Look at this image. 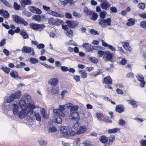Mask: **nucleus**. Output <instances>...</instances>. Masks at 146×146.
<instances>
[{"mask_svg": "<svg viewBox=\"0 0 146 146\" xmlns=\"http://www.w3.org/2000/svg\"><path fill=\"white\" fill-rule=\"evenodd\" d=\"M37 107L32 102L30 96L27 94L19 101L15 102L10 106L13 114L21 119L28 118V117L31 119L33 116V110Z\"/></svg>", "mask_w": 146, "mask_h": 146, "instance_id": "1", "label": "nucleus"}, {"mask_svg": "<svg viewBox=\"0 0 146 146\" xmlns=\"http://www.w3.org/2000/svg\"><path fill=\"white\" fill-rule=\"evenodd\" d=\"M78 127V124H74L70 127L66 126H62L60 128V132L62 135L64 136L68 135L73 136L74 135L75 132L74 130L76 129Z\"/></svg>", "mask_w": 146, "mask_h": 146, "instance_id": "2", "label": "nucleus"}, {"mask_svg": "<svg viewBox=\"0 0 146 146\" xmlns=\"http://www.w3.org/2000/svg\"><path fill=\"white\" fill-rule=\"evenodd\" d=\"M65 106L64 105H59L58 108L53 109V112L56 115L63 117L64 116L65 114L62 111L64 110Z\"/></svg>", "mask_w": 146, "mask_h": 146, "instance_id": "3", "label": "nucleus"}, {"mask_svg": "<svg viewBox=\"0 0 146 146\" xmlns=\"http://www.w3.org/2000/svg\"><path fill=\"white\" fill-rule=\"evenodd\" d=\"M21 94V92L20 91H18L15 93L11 94L7 98V103L12 102L14 99L19 98Z\"/></svg>", "mask_w": 146, "mask_h": 146, "instance_id": "4", "label": "nucleus"}, {"mask_svg": "<svg viewBox=\"0 0 146 146\" xmlns=\"http://www.w3.org/2000/svg\"><path fill=\"white\" fill-rule=\"evenodd\" d=\"M42 7L44 10L47 11V13L48 14L51 15L53 16L57 17H62L64 16L63 15H62L59 14L56 12L50 10V8L49 7L43 5L42 6Z\"/></svg>", "mask_w": 146, "mask_h": 146, "instance_id": "5", "label": "nucleus"}, {"mask_svg": "<svg viewBox=\"0 0 146 146\" xmlns=\"http://www.w3.org/2000/svg\"><path fill=\"white\" fill-rule=\"evenodd\" d=\"M78 124V127L77 128L74 130V131L75 132L74 135L76 134H80L85 132L86 130V127L85 126H82L79 127V123L77 122L75 124Z\"/></svg>", "mask_w": 146, "mask_h": 146, "instance_id": "6", "label": "nucleus"}, {"mask_svg": "<svg viewBox=\"0 0 146 146\" xmlns=\"http://www.w3.org/2000/svg\"><path fill=\"white\" fill-rule=\"evenodd\" d=\"M111 19L108 18L106 19H100L98 21L99 24L102 27H105L107 25H111Z\"/></svg>", "mask_w": 146, "mask_h": 146, "instance_id": "7", "label": "nucleus"}, {"mask_svg": "<svg viewBox=\"0 0 146 146\" xmlns=\"http://www.w3.org/2000/svg\"><path fill=\"white\" fill-rule=\"evenodd\" d=\"M30 28L34 30H38L42 29L45 27V26L43 24H38L33 23H31L29 24Z\"/></svg>", "mask_w": 146, "mask_h": 146, "instance_id": "8", "label": "nucleus"}, {"mask_svg": "<svg viewBox=\"0 0 146 146\" xmlns=\"http://www.w3.org/2000/svg\"><path fill=\"white\" fill-rule=\"evenodd\" d=\"M113 54L108 51H106L105 55L103 56V59L105 61L110 60L112 58Z\"/></svg>", "mask_w": 146, "mask_h": 146, "instance_id": "9", "label": "nucleus"}, {"mask_svg": "<svg viewBox=\"0 0 146 146\" xmlns=\"http://www.w3.org/2000/svg\"><path fill=\"white\" fill-rule=\"evenodd\" d=\"M100 6L102 9L107 10L111 5L106 0H104L101 2Z\"/></svg>", "mask_w": 146, "mask_h": 146, "instance_id": "10", "label": "nucleus"}, {"mask_svg": "<svg viewBox=\"0 0 146 146\" xmlns=\"http://www.w3.org/2000/svg\"><path fill=\"white\" fill-rule=\"evenodd\" d=\"M136 77L138 80L141 82L140 86L142 88L144 87L145 84V82L144 81L143 76L141 74H137Z\"/></svg>", "mask_w": 146, "mask_h": 146, "instance_id": "11", "label": "nucleus"}, {"mask_svg": "<svg viewBox=\"0 0 146 146\" xmlns=\"http://www.w3.org/2000/svg\"><path fill=\"white\" fill-rule=\"evenodd\" d=\"M101 42L103 46L105 47H108L109 49L113 52H115L116 51L115 49L113 46L108 44L107 43H106L103 40H101Z\"/></svg>", "mask_w": 146, "mask_h": 146, "instance_id": "12", "label": "nucleus"}, {"mask_svg": "<svg viewBox=\"0 0 146 146\" xmlns=\"http://www.w3.org/2000/svg\"><path fill=\"white\" fill-rule=\"evenodd\" d=\"M58 80L57 78H52L49 80L48 83L52 86H56L58 84Z\"/></svg>", "mask_w": 146, "mask_h": 146, "instance_id": "13", "label": "nucleus"}, {"mask_svg": "<svg viewBox=\"0 0 146 146\" xmlns=\"http://www.w3.org/2000/svg\"><path fill=\"white\" fill-rule=\"evenodd\" d=\"M70 116L72 118L74 119H76L78 120L80 119L79 113L77 112L70 113Z\"/></svg>", "mask_w": 146, "mask_h": 146, "instance_id": "14", "label": "nucleus"}, {"mask_svg": "<svg viewBox=\"0 0 146 146\" xmlns=\"http://www.w3.org/2000/svg\"><path fill=\"white\" fill-rule=\"evenodd\" d=\"M32 48L31 47L24 46L22 48L21 51L23 53H29L32 51Z\"/></svg>", "mask_w": 146, "mask_h": 146, "instance_id": "15", "label": "nucleus"}, {"mask_svg": "<svg viewBox=\"0 0 146 146\" xmlns=\"http://www.w3.org/2000/svg\"><path fill=\"white\" fill-rule=\"evenodd\" d=\"M99 140L102 143L104 144H107V145L108 142V138L105 136H102L99 138Z\"/></svg>", "mask_w": 146, "mask_h": 146, "instance_id": "16", "label": "nucleus"}, {"mask_svg": "<svg viewBox=\"0 0 146 146\" xmlns=\"http://www.w3.org/2000/svg\"><path fill=\"white\" fill-rule=\"evenodd\" d=\"M115 110L117 112L121 113L123 111L124 107L122 105H118L116 106Z\"/></svg>", "mask_w": 146, "mask_h": 146, "instance_id": "17", "label": "nucleus"}, {"mask_svg": "<svg viewBox=\"0 0 146 146\" xmlns=\"http://www.w3.org/2000/svg\"><path fill=\"white\" fill-rule=\"evenodd\" d=\"M78 72L82 78L84 79L86 78L87 76V74L85 70H80Z\"/></svg>", "mask_w": 146, "mask_h": 146, "instance_id": "18", "label": "nucleus"}, {"mask_svg": "<svg viewBox=\"0 0 146 146\" xmlns=\"http://www.w3.org/2000/svg\"><path fill=\"white\" fill-rule=\"evenodd\" d=\"M20 3L22 7L25 6L26 5H30L31 3L30 0H20Z\"/></svg>", "mask_w": 146, "mask_h": 146, "instance_id": "19", "label": "nucleus"}, {"mask_svg": "<svg viewBox=\"0 0 146 146\" xmlns=\"http://www.w3.org/2000/svg\"><path fill=\"white\" fill-rule=\"evenodd\" d=\"M12 17L13 20L16 23H19L22 19V18L20 17L17 15H13Z\"/></svg>", "mask_w": 146, "mask_h": 146, "instance_id": "20", "label": "nucleus"}, {"mask_svg": "<svg viewBox=\"0 0 146 146\" xmlns=\"http://www.w3.org/2000/svg\"><path fill=\"white\" fill-rule=\"evenodd\" d=\"M128 103L132 105L133 108H136L137 107L138 105L137 102L133 100H127Z\"/></svg>", "mask_w": 146, "mask_h": 146, "instance_id": "21", "label": "nucleus"}, {"mask_svg": "<svg viewBox=\"0 0 146 146\" xmlns=\"http://www.w3.org/2000/svg\"><path fill=\"white\" fill-rule=\"evenodd\" d=\"M123 46L127 51H131L132 50L131 48L129 46V43L127 42H124Z\"/></svg>", "mask_w": 146, "mask_h": 146, "instance_id": "22", "label": "nucleus"}, {"mask_svg": "<svg viewBox=\"0 0 146 146\" xmlns=\"http://www.w3.org/2000/svg\"><path fill=\"white\" fill-rule=\"evenodd\" d=\"M82 46L87 51L90 52L91 50V45L89 43H84L82 45Z\"/></svg>", "mask_w": 146, "mask_h": 146, "instance_id": "23", "label": "nucleus"}, {"mask_svg": "<svg viewBox=\"0 0 146 146\" xmlns=\"http://www.w3.org/2000/svg\"><path fill=\"white\" fill-rule=\"evenodd\" d=\"M104 81L106 84H111L112 83V80L110 77H107L104 78Z\"/></svg>", "mask_w": 146, "mask_h": 146, "instance_id": "24", "label": "nucleus"}, {"mask_svg": "<svg viewBox=\"0 0 146 146\" xmlns=\"http://www.w3.org/2000/svg\"><path fill=\"white\" fill-rule=\"evenodd\" d=\"M0 14H3V17L5 18H8L9 17V14L7 12L4 10H0Z\"/></svg>", "mask_w": 146, "mask_h": 146, "instance_id": "25", "label": "nucleus"}, {"mask_svg": "<svg viewBox=\"0 0 146 146\" xmlns=\"http://www.w3.org/2000/svg\"><path fill=\"white\" fill-rule=\"evenodd\" d=\"M135 20L133 19H129L128 20V22L126 25L128 26H131L135 24Z\"/></svg>", "mask_w": 146, "mask_h": 146, "instance_id": "26", "label": "nucleus"}, {"mask_svg": "<svg viewBox=\"0 0 146 146\" xmlns=\"http://www.w3.org/2000/svg\"><path fill=\"white\" fill-rule=\"evenodd\" d=\"M73 2V0H64L60 1L61 4L64 6L68 3H72Z\"/></svg>", "mask_w": 146, "mask_h": 146, "instance_id": "27", "label": "nucleus"}, {"mask_svg": "<svg viewBox=\"0 0 146 146\" xmlns=\"http://www.w3.org/2000/svg\"><path fill=\"white\" fill-rule=\"evenodd\" d=\"M115 137L114 135H111L109 137V139H108L109 141L107 143V144L105 145V146H109L111 144L114 140Z\"/></svg>", "mask_w": 146, "mask_h": 146, "instance_id": "28", "label": "nucleus"}, {"mask_svg": "<svg viewBox=\"0 0 146 146\" xmlns=\"http://www.w3.org/2000/svg\"><path fill=\"white\" fill-rule=\"evenodd\" d=\"M51 90V93L52 94H57L58 91V88L55 86H53Z\"/></svg>", "mask_w": 146, "mask_h": 146, "instance_id": "29", "label": "nucleus"}, {"mask_svg": "<svg viewBox=\"0 0 146 146\" xmlns=\"http://www.w3.org/2000/svg\"><path fill=\"white\" fill-rule=\"evenodd\" d=\"M10 75L11 77L16 78L18 77V74L16 71H12L10 73Z\"/></svg>", "mask_w": 146, "mask_h": 146, "instance_id": "30", "label": "nucleus"}, {"mask_svg": "<svg viewBox=\"0 0 146 146\" xmlns=\"http://www.w3.org/2000/svg\"><path fill=\"white\" fill-rule=\"evenodd\" d=\"M63 21L62 20L59 19H55V22L54 23V25H59L61 24H62Z\"/></svg>", "mask_w": 146, "mask_h": 146, "instance_id": "31", "label": "nucleus"}, {"mask_svg": "<svg viewBox=\"0 0 146 146\" xmlns=\"http://www.w3.org/2000/svg\"><path fill=\"white\" fill-rule=\"evenodd\" d=\"M83 12L84 13L87 15H88L90 14L91 13L90 11L86 7H84Z\"/></svg>", "mask_w": 146, "mask_h": 146, "instance_id": "32", "label": "nucleus"}, {"mask_svg": "<svg viewBox=\"0 0 146 146\" xmlns=\"http://www.w3.org/2000/svg\"><path fill=\"white\" fill-rule=\"evenodd\" d=\"M78 106L77 105H74L72 106L71 109H70V113L76 112V111L78 110Z\"/></svg>", "mask_w": 146, "mask_h": 146, "instance_id": "33", "label": "nucleus"}, {"mask_svg": "<svg viewBox=\"0 0 146 146\" xmlns=\"http://www.w3.org/2000/svg\"><path fill=\"white\" fill-rule=\"evenodd\" d=\"M119 129L118 128H115L108 130V132L109 133H114L117 132Z\"/></svg>", "mask_w": 146, "mask_h": 146, "instance_id": "34", "label": "nucleus"}, {"mask_svg": "<svg viewBox=\"0 0 146 146\" xmlns=\"http://www.w3.org/2000/svg\"><path fill=\"white\" fill-rule=\"evenodd\" d=\"M0 69L3 70L7 74L9 73L10 70V68L6 67L1 66L0 67Z\"/></svg>", "mask_w": 146, "mask_h": 146, "instance_id": "35", "label": "nucleus"}, {"mask_svg": "<svg viewBox=\"0 0 146 146\" xmlns=\"http://www.w3.org/2000/svg\"><path fill=\"white\" fill-rule=\"evenodd\" d=\"M33 114V117L31 119L30 117H29V118L32 119H33V117L34 116V115L36 117V120L38 121H41V116L39 115V114L37 113H35L34 114Z\"/></svg>", "mask_w": 146, "mask_h": 146, "instance_id": "36", "label": "nucleus"}, {"mask_svg": "<svg viewBox=\"0 0 146 146\" xmlns=\"http://www.w3.org/2000/svg\"><path fill=\"white\" fill-rule=\"evenodd\" d=\"M69 37H71L73 35L72 31L70 29H68L67 30L64 32Z\"/></svg>", "mask_w": 146, "mask_h": 146, "instance_id": "37", "label": "nucleus"}, {"mask_svg": "<svg viewBox=\"0 0 146 146\" xmlns=\"http://www.w3.org/2000/svg\"><path fill=\"white\" fill-rule=\"evenodd\" d=\"M47 141L44 140H42L39 141V144L42 146H45L47 145Z\"/></svg>", "mask_w": 146, "mask_h": 146, "instance_id": "38", "label": "nucleus"}, {"mask_svg": "<svg viewBox=\"0 0 146 146\" xmlns=\"http://www.w3.org/2000/svg\"><path fill=\"white\" fill-rule=\"evenodd\" d=\"M25 65V63L20 62L19 64H17L16 65L15 67L17 68H23Z\"/></svg>", "mask_w": 146, "mask_h": 146, "instance_id": "39", "label": "nucleus"}, {"mask_svg": "<svg viewBox=\"0 0 146 146\" xmlns=\"http://www.w3.org/2000/svg\"><path fill=\"white\" fill-rule=\"evenodd\" d=\"M30 61L33 64L37 63L38 62V60L35 58L31 57L29 59Z\"/></svg>", "mask_w": 146, "mask_h": 146, "instance_id": "40", "label": "nucleus"}, {"mask_svg": "<svg viewBox=\"0 0 146 146\" xmlns=\"http://www.w3.org/2000/svg\"><path fill=\"white\" fill-rule=\"evenodd\" d=\"M106 52L105 51L103 50H98V55L99 57H102L105 55Z\"/></svg>", "mask_w": 146, "mask_h": 146, "instance_id": "41", "label": "nucleus"}, {"mask_svg": "<svg viewBox=\"0 0 146 146\" xmlns=\"http://www.w3.org/2000/svg\"><path fill=\"white\" fill-rule=\"evenodd\" d=\"M38 110H40L42 116L44 118H45V109L44 108H38Z\"/></svg>", "mask_w": 146, "mask_h": 146, "instance_id": "42", "label": "nucleus"}, {"mask_svg": "<svg viewBox=\"0 0 146 146\" xmlns=\"http://www.w3.org/2000/svg\"><path fill=\"white\" fill-rule=\"evenodd\" d=\"M107 14L106 11H101L100 13V16L102 19H104L105 17V16Z\"/></svg>", "mask_w": 146, "mask_h": 146, "instance_id": "43", "label": "nucleus"}, {"mask_svg": "<svg viewBox=\"0 0 146 146\" xmlns=\"http://www.w3.org/2000/svg\"><path fill=\"white\" fill-rule=\"evenodd\" d=\"M57 131V129L54 127H50L49 128V132L50 133H53L56 132Z\"/></svg>", "mask_w": 146, "mask_h": 146, "instance_id": "44", "label": "nucleus"}, {"mask_svg": "<svg viewBox=\"0 0 146 146\" xmlns=\"http://www.w3.org/2000/svg\"><path fill=\"white\" fill-rule=\"evenodd\" d=\"M89 60L92 62L96 63L98 62V59L95 57H91L89 58Z\"/></svg>", "mask_w": 146, "mask_h": 146, "instance_id": "45", "label": "nucleus"}, {"mask_svg": "<svg viewBox=\"0 0 146 146\" xmlns=\"http://www.w3.org/2000/svg\"><path fill=\"white\" fill-rule=\"evenodd\" d=\"M119 63L120 64L124 65L127 64V61L125 59L123 58L119 62Z\"/></svg>", "mask_w": 146, "mask_h": 146, "instance_id": "46", "label": "nucleus"}, {"mask_svg": "<svg viewBox=\"0 0 146 146\" xmlns=\"http://www.w3.org/2000/svg\"><path fill=\"white\" fill-rule=\"evenodd\" d=\"M139 143L141 146H146V139L141 140L139 141Z\"/></svg>", "mask_w": 146, "mask_h": 146, "instance_id": "47", "label": "nucleus"}, {"mask_svg": "<svg viewBox=\"0 0 146 146\" xmlns=\"http://www.w3.org/2000/svg\"><path fill=\"white\" fill-rule=\"evenodd\" d=\"M126 122L124 120L122 119H120L118 121V124L119 125L122 126H124Z\"/></svg>", "mask_w": 146, "mask_h": 146, "instance_id": "48", "label": "nucleus"}, {"mask_svg": "<svg viewBox=\"0 0 146 146\" xmlns=\"http://www.w3.org/2000/svg\"><path fill=\"white\" fill-rule=\"evenodd\" d=\"M62 119L59 117H57L56 118L55 122L57 123L58 124H60L62 123Z\"/></svg>", "mask_w": 146, "mask_h": 146, "instance_id": "49", "label": "nucleus"}, {"mask_svg": "<svg viewBox=\"0 0 146 146\" xmlns=\"http://www.w3.org/2000/svg\"><path fill=\"white\" fill-rule=\"evenodd\" d=\"M33 19L35 21H39L40 20V17L39 15H35L34 16Z\"/></svg>", "mask_w": 146, "mask_h": 146, "instance_id": "50", "label": "nucleus"}, {"mask_svg": "<svg viewBox=\"0 0 146 146\" xmlns=\"http://www.w3.org/2000/svg\"><path fill=\"white\" fill-rule=\"evenodd\" d=\"M138 7L139 8L143 9L145 8V5L144 3H140L139 4Z\"/></svg>", "mask_w": 146, "mask_h": 146, "instance_id": "51", "label": "nucleus"}, {"mask_svg": "<svg viewBox=\"0 0 146 146\" xmlns=\"http://www.w3.org/2000/svg\"><path fill=\"white\" fill-rule=\"evenodd\" d=\"M60 69L64 72H66L68 70V67L64 66H61L60 67Z\"/></svg>", "mask_w": 146, "mask_h": 146, "instance_id": "52", "label": "nucleus"}, {"mask_svg": "<svg viewBox=\"0 0 146 146\" xmlns=\"http://www.w3.org/2000/svg\"><path fill=\"white\" fill-rule=\"evenodd\" d=\"M13 6L14 9L17 10H19L20 7V6L18 5V4L16 2L14 3Z\"/></svg>", "mask_w": 146, "mask_h": 146, "instance_id": "53", "label": "nucleus"}, {"mask_svg": "<svg viewBox=\"0 0 146 146\" xmlns=\"http://www.w3.org/2000/svg\"><path fill=\"white\" fill-rule=\"evenodd\" d=\"M73 79L76 82H78L80 80V77L78 75H74L73 76Z\"/></svg>", "mask_w": 146, "mask_h": 146, "instance_id": "54", "label": "nucleus"}, {"mask_svg": "<svg viewBox=\"0 0 146 146\" xmlns=\"http://www.w3.org/2000/svg\"><path fill=\"white\" fill-rule=\"evenodd\" d=\"M140 26L146 29V21H143L140 23Z\"/></svg>", "mask_w": 146, "mask_h": 146, "instance_id": "55", "label": "nucleus"}, {"mask_svg": "<svg viewBox=\"0 0 146 146\" xmlns=\"http://www.w3.org/2000/svg\"><path fill=\"white\" fill-rule=\"evenodd\" d=\"M20 34L24 38H26L28 37L27 34L25 32L22 31L20 33Z\"/></svg>", "mask_w": 146, "mask_h": 146, "instance_id": "56", "label": "nucleus"}, {"mask_svg": "<svg viewBox=\"0 0 146 146\" xmlns=\"http://www.w3.org/2000/svg\"><path fill=\"white\" fill-rule=\"evenodd\" d=\"M73 15L74 16L77 17H80L81 16V15L80 14L76 11H74L73 12Z\"/></svg>", "mask_w": 146, "mask_h": 146, "instance_id": "57", "label": "nucleus"}, {"mask_svg": "<svg viewBox=\"0 0 146 146\" xmlns=\"http://www.w3.org/2000/svg\"><path fill=\"white\" fill-rule=\"evenodd\" d=\"M97 117L99 120H101V118L103 116V114L101 113H97L96 114Z\"/></svg>", "mask_w": 146, "mask_h": 146, "instance_id": "58", "label": "nucleus"}, {"mask_svg": "<svg viewBox=\"0 0 146 146\" xmlns=\"http://www.w3.org/2000/svg\"><path fill=\"white\" fill-rule=\"evenodd\" d=\"M78 24V22L75 21H72V28H74L77 26Z\"/></svg>", "mask_w": 146, "mask_h": 146, "instance_id": "59", "label": "nucleus"}, {"mask_svg": "<svg viewBox=\"0 0 146 146\" xmlns=\"http://www.w3.org/2000/svg\"><path fill=\"white\" fill-rule=\"evenodd\" d=\"M44 45L42 43H40L37 45V47L39 49H42L44 47Z\"/></svg>", "mask_w": 146, "mask_h": 146, "instance_id": "60", "label": "nucleus"}, {"mask_svg": "<svg viewBox=\"0 0 146 146\" xmlns=\"http://www.w3.org/2000/svg\"><path fill=\"white\" fill-rule=\"evenodd\" d=\"M65 16L68 19H71L72 18V15L69 13H65Z\"/></svg>", "mask_w": 146, "mask_h": 146, "instance_id": "61", "label": "nucleus"}, {"mask_svg": "<svg viewBox=\"0 0 146 146\" xmlns=\"http://www.w3.org/2000/svg\"><path fill=\"white\" fill-rule=\"evenodd\" d=\"M55 22V19L53 18H50L48 20L49 23H51L54 25V22Z\"/></svg>", "mask_w": 146, "mask_h": 146, "instance_id": "62", "label": "nucleus"}, {"mask_svg": "<svg viewBox=\"0 0 146 146\" xmlns=\"http://www.w3.org/2000/svg\"><path fill=\"white\" fill-rule=\"evenodd\" d=\"M66 23L69 27L71 28L72 27V21L68 20L66 22Z\"/></svg>", "mask_w": 146, "mask_h": 146, "instance_id": "63", "label": "nucleus"}, {"mask_svg": "<svg viewBox=\"0 0 146 146\" xmlns=\"http://www.w3.org/2000/svg\"><path fill=\"white\" fill-rule=\"evenodd\" d=\"M83 143L85 146H90V142L89 141L86 140L84 141Z\"/></svg>", "mask_w": 146, "mask_h": 146, "instance_id": "64", "label": "nucleus"}]
</instances>
